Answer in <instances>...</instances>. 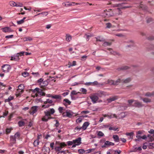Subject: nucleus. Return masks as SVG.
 Returning a JSON list of instances; mask_svg holds the SVG:
<instances>
[{
	"mask_svg": "<svg viewBox=\"0 0 154 154\" xmlns=\"http://www.w3.org/2000/svg\"><path fill=\"white\" fill-rule=\"evenodd\" d=\"M89 125V123L88 122H85L84 123V124H83V125L82 127V129L84 130H85L86 129L87 127Z\"/></svg>",
	"mask_w": 154,
	"mask_h": 154,
	"instance_id": "obj_22",
	"label": "nucleus"
},
{
	"mask_svg": "<svg viewBox=\"0 0 154 154\" xmlns=\"http://www.w3.org/2000/svg\"><path fill=\"white\" fill-rule=\"evenodd\" d=\"M96 41H97L103 42L104 41V40L103 38H101L100 37H99L96 38Z\"/></svg>",
	"mask_w": 154,
	"mask_h": 154,
	"instance_id": "obj_49",
	"label": "nucleus"
},
{
	"mask_svg": "<svg viewBox=\"0 0 154 154\" xmlns=\"http://www.w3.org/2000/svg\"><path fill=\"white\" fill-rule=\"evenodd\" d=\"M66 117L69 118H71L73 114V112L70 111H66Z\"/></svg>",
	"mask_w": 154,
	"mask_h": 154,
	"instance_id": "obj_24",
	"label": "nucleus"
},
{
	"mask_svg": "<svg viewBox=\"0 0 154 154\" xmlns=\"http://www.w3.org/2000/svg\"><path fill=\"white\" fill-rule=\"evenodd\" d=\"M48 12L45 11V12H42V13H39V14H38L35 15V16H36L38 15L41 14L43 15V17H44V16H46L47 15H48Z\"/></svg>",
	"mask_w": 154,
	"mask_h": 154,
	"instance_id": "obj_33",
	"label": "nucleus"
},
{
	"mask_svg": "<svg viewBox=\"0 0 154 154\" xmlns=\"http://www.w3.org/2000/svg\"><path fill=\"white\" fill-rule=\"evenodd\" d=\"M24 41H31L32 40V38L30 37H25L23 38Z\"/></svg>",
	"mask_w": 154,
	"mask_h": 154,
	"instance_id": "obj_50",
	"label": "nucleus"
},
{
	"mask_svg": "<svg viewBox=\"0 0 154 154\" xmlns=\"http://www.w3.org/2000/svg\"><path fill=\"white\" fill-rule=\"evenodd\" d=\"M78 152L80 154H82L85 153V151L83 149H79L78 150Z\"/></svg>",
	"mask_w": 154,
	"mask_h": 154,
	"instance_id": "obj_51",
	"label": "nucleus"
},
{
	"mask_svg": "<svg viewBox=\"0 0 154 154\" xmlns=\"http://www.w3.org/2000/svg\"><path fill=\"white\" fill-rule=\"evenodd\" d=\"M152 19L151 18H149L146 19V22L147 23H149L152 21Z\"/></svg>",
	"mask_w": 154,
	"mask_h": 154,
	"instance_id": "obj_61",
	"label": "nucleus"
},
{
	"mask_svg": "<svg viewBox=\"0 0 154 154\" xmlns=\"http://www.w3.org/2000/svg\"><path fill=\"white\" fill-rule=\"evenodd\" d=\"M20 134L19 132H17L15 134L14 136H13V137L16 139H19L20 137Z\"/></svg>",
	"mask_w": 154,
	"mask_h": 154,
	"instance_id": "obj_36",
	"label": "nucleus"
},
{
	"mask_svg": "<svg viewBox=\"0 0 154 154\" xmlns=\"http://www.w3.org/2000/svg\"><path fill=\"white\" fill-rule=\"evenodd\" d=\"M113 138L114 139L115 141L118 142L119 141V137L117 135H113Z\"/></svg>",
	"mask_w": 154,
	"mask_h": 154,
	"instance_id": "obj_31",
	"label": "nucleus"
},
{
	"mask_svg": "<svg viewBox=\"0 0 154 154\" xmlns=\"http://www.w3.org/2000/svg\"><path fill=\"white\" fill-rule=\"evenodd\" d=\"M81 138L79 137L78 138L73 140L74 144H76L77 145H79L81 144Z\"/></svg>",
	"mask_w": 154,
	"mask_h": 154,
	"instance_id": "obj_13",
	"label": "nucleus"
},
{
	"mask_svg": "<svg viewBox=\"0 0 154 154\" xmlns=\"http://www.w3.org/2000/svg\"><path fill=\"white\" fill-rule=\"evenodd\" d=\"M8 111H6L5 112H4L3 113V115L2 116H0V118H1L2 117H5L8 114Z\"/></svg>",
	"mask_w": 154,
	"mask_h": 154,
	"instance_id": "obj_53",
	"label": "nucleus"
},
{
	"mask_svg": "<svg viewBox=\"0 0 154 154\" xmlns=\"http://www.w3.org/2000/svg\"><path fill=\"white\" fill-rule=\"evenodd\" d=\"M56 143L59 145V146L56 147L55 148V149L57 151H60L63 147L66 146V145L63 142L60 143L59 142H56Z\"/></svg>",
	"mask_w": 154,
	"mask_h": 154,
	"instance_id": "obj_3",
	"label": "nucleus"
},
{
	"mask_svg": "<svg viewBox=\"0 0 154 154\" xmlns=\"http://www.w3.org/2000/svg\"><path fill=\"white\" fill-rule=\"evenodd\" d=\"M117 98L118 97L117 96H115L110 97L109 98L107 99V100L108 102L110 103L111 102L117 99Z\"/></svg>",
	"mask_w": 154,
	"mask_h": 154,
	"instance_id": "obj_15",
	"label": "nucleus"
},
{
	"mask_svg": "<svg viewBox=\"0 0 154 154\" xmlns=\"http://www.w3.org/2000/svg\"><path fill=\"white\" fill-rule=\"evenodd\" d=\"M116 14L115 11L112 9L106 10L103 13V16L107 18L113 17Z\"/></svg>",
	"mask_w": 154,
	"mask_h": 154,
	"instance_id": "obj_2",
	"label": "nucleus"
},
{
	"mask_svg": "<svg viewBox=\"0 0 154 154\" xmlns=\"http://www.w3.org/2000/svg\"><path fill=\"white\" fill-rule=\"evenodd\" d=\"M131 79L129 77L125 79H123L122 80V82L123 83H127L130 82L131 80Z\"/></svg>",
	"mask_w": 154,
	"mask_h": 154,
	"instance_id": "obj_17",
	"label": "nucleus"
},
{
	"mask_svg": "<svg viewBox=\"0 0 154 154\" xmlns=\"http://www.w3.org/2000/svg\"><path fill=\"white\" fill-rule=\"evenodd\" d=\"M106 28H110L112 26V25L110 23H106Z\"/></svg>",
	"mask_w": 154,
	"mask_h": 154,
	"instance_id": "obj_62",
	"label": "nucleus"
},
{
	"mask_svg": "<svg viewBox=\"0 0 154 154\" xmlns=\"http://www.w3.org/2000/svg\"><path fill=\"white\" fill-rule=\"evenodd\" d=\"M24 52H21L17 54L15 56H14L16 57H19V56H22L23 55Z\"/></svg>",
	"mask_w": 154,
	"mask_h": 154,
	"instance_id": "obj_35",
	"label": "nucleus"
},
{
	"mask_svg": "<svg viewBox=\"0 0 154 154\" xmlns=\"http://www.w3.org/2000/svg\"><path fill=\"white\" fill-rule=\"evenodd\" d=\"M24 91L23 90H20L19 89H18L17 90V91L15 94L16 95L17 97H18L19 96H20L21 94L23 93V91Z\"/></svg>",
	"mask_w": 154,
	"mask_h": 154,
	"instance_id": "obj_18",
	"label": "nucleus"
},
{
	"mask_svg": "<svg viewBox=\"0 0 154 154\" xmlns=\"http://www.w3.org/2000/svg\"><path fill=\"white\" fill-rule=\"evenodd\" d=\"M148 137H149V141H152L154 140V138L152 136H151L150 135H148Z\"/></svg>",
	"mask_w": 154,
	"mask_h": 154,
	"instance_id": "obj_48",
	"label": "nucleus"
},
{
	"mask_svg": "<svg viewBox=\"0 0 154 154\" xmlns=\"http://www.w3.org/2000/svg\"><path fill=\"white\" fill-rule=\"evenodd\" d=\"M99 97H101L105 95V93L102 91H98L97 93H95Z\"/></svg>",
	"mask_w": 154,
	"mask_h": 154,
	"instance_id": "obj_14",
	"label": "nucleus"
},
{
	"mask_svg": "<svg viewBox=\"0 0 154 154\" xmlns=\"http://www.w3.org/2000/svg\"><path fill=\"white\" fill-rule=\"evenodd\" d=\"M134 101H135V100H134V99H130V100H128V103L129 105L130 106H131V105L132 103H134Z\"/></svg>",
	"mask_w": 154,
	"mask_h": 154,
	"instance_id": "obj_42",
	"label": "nucleus"
},
{
	"mask_svg": "<svg viewBox=\"0 0 154 154\" xmlns=\"http://www.w3.org/2000/svg\"><path fill=\"white\" fill-rule=\"evenodd\" d=\"M92 36V35L91 34L88 33V34H85L84 37V38H86L87 41H88L89 40V38L91 37Z\"/></svg>",
	"mask_w": 154,
	"mask_h": 154,
	"instance_id": "obj_23",
	"label": "nucleus"
},
{
	"mask_svg": "<svg viewBox=\"0 0 154 154\" xmlns=\"http://www.w3.org/2000/svg\"><path fill=\"white\" fill-rule=\"evenodd\" d=\"M66 40L68 42H69L72 39V36L69 34H66L65 36Z\"/></svg>",
	"mask_w": 154,
	"mask_h": 154,
	"instance_id": "obj_16",
	"label": "nucleus"
},
{
	"mask_svg": "<svg viewBox=\"0 0 154 154\" xmlns=\"http://www.w3.org/2000/svg\"><path fill=\"white\" fill-rule=\"evenodd\" d=\"M50 105H45V104L44 105H43L42 106V108H48L50 106Z\"/></svg>",
	"mask_w": 154,
	"mask_h": 154,
	"instance_id": "obj_60",
	"label": "nucleus"
},
{
	"mask_svg": "<svg viewBox=\"0 0 154 154\" xmlns=\"http://www.w3.org/2000/svg\"><path fill=\"white\" fill-rule=\"evenodd\" d=\"M55 112V110L53 108H51L47 110L44 112L45 116L42 118V120L43 121L47 122L48 120L53 119L51 116Z\"/></svg>",
	"mask_w": 154,
	"mask_h": 154,
	"instance_id": "obj_1",
	"label": "nucleus"
},
{
	"mask_svg": "<svg viewBox=\"0 0 154 154\" xmlns=\"http://www.w3.org/2000/svg\"><path fill=\"white\" fill-rule=\"evenodd\" d=\"M104 134L101 131H99L98 132L97 135L100 137H103L104 136Z\"/></svg>",
	"mask_w": 154,
	"mask_h": 154,
	"instance_id": "obj_47",
	"label": "nucleus"
},
{
	"mask_svg": "<svg viewBox=\"0 0 154 154\" xmlns=\"http://www.w3.org/2000/svg\"><path fill=\"white\" fill-rule=\"evenodd\" d=\"M53 101L52 100H50L49 99H48L46 101L44 102V103L46 104L47 103H51Z\"/></svg>",
	"mask_w": 154,
	"mask_h": 154,
	"instance_id": "obj_40",
	"label": "nucleus"
},
{
	"mask_svg": "<svg viewBox=\"0 0 154 154\" xmlns=\"http://www.w3.org/2000/svg\"><path fill=\"white\" fill-rule=\"evenodd\" d=\"M75 4V3L74 2H71L70 3L69 2H66L65 3H63V4H64V6L65 7H68L71 6L72 5H73L72 4Z\"/></svg>",
	"mask_w": 154,
	"mask_h": 154,
	"instance_id": "obj_19",
	"label": "nucleus"
},
{
	"mask_svg": "<svg viewBox=\"0 0 154 154\" xmlns=\"http://www.w3.org/2000/svg\"><path fill=\"white\" fill-rule=\"evenodd\" d=\"M109 130H113L114 131H118V128H116L115 127H110L109 128Z\"/></svg>",
	"mask_w": 154,
	"mask_h": 154,
	"instance_id": "obj_46",
	"label": "nucleus"
},
{
	"mask_svg": "<svg viewBox=\"0 0 154 154\" xmlns=\"http://www.w3.org/2000/svg\"><path fill=\"white\" fill-rule=\"evenodd\" d=\"M128 42H131V44L128 45H126L125 47L126 48H131L134 46V43L133 40H129Z\"/></svg>",
	"mask_w": 154,
	"mask_h": 154,
	"instance_id": "obj_20",
	"label": "nucleus"
},
{
	"mask_svg": "<svg viewBox=\"0 0 154 154\" xmlns=\"http://www.w3.org/2000/svg\"><path fill=\"white\" fill-rule=\"evenodd\" d=\"M38 93L37 92H36L34 94H33V93L32 94V97H33L34 98L35 97H37L38 96Z\"/></svg>",
	"mask_w": 154,
	"mask_h": 154,
	"instance_id": "obj_57",
	"label": "nucleus"
},
{
	"mask_svg": "<svg viewBox=\"0 0 154 154\" xmlns=\"http://www.w3.org/2000/svg\"><path fill=\"white\" fill-rule=\"evenodd\" d=\"M52 97L53 98L56 99H61V96L59 95H56L54 96H52Z\"/></svg>",
	"mask_w": 154,
	"mask_h": 154,
	"instance_id": "obj_32",
	"label": "nucleus"
},
{
	"mask_svg": "<svg viewBox=\"0 0 154 154\" xmlns=\"http://www.w3.org/2000/svg\"><path fill=\"white\" fill-rule=\"evenodd\" d=\"M122 80L118 79L116 81L114 80V85H118L120 83L122 82Z\"/></svg>",
	"mask_w": 154,
	"mask_h": 154,
	"instance_id": "obj_25",
	"label": "nucleus"
},
{
	"mask_svg": "<svg viewBox=\"0 0 154 154\" xmlns=\"http://www.w3.org/2000/svg\"><path fill=\"white\" fill-rule=\"evenodd\" d=\"M43 89H41L39 88H36L32 90V92L33 93V94L35 93L36 92H37L41 96H45V94L42 92V90Z\"/></svg>",
	"mask_w": 154,
	"mask_h": 154,
	"instance_id": "obj_4",
	"label": "nucleus"
},
{
	"mask_svg": "<svg viewBox=\"0 0 154 154\" xmlns=\"http://www.w3.org/2000/svg\"><path fill=\"white\" fill-rule=\"evenodd\" d=\"M130 67L128 66H124L120 68L119 69L120 70H127L130 69Z\"/></svg>",
	"mask_w": 154,
	"mask_h": 154,
	"instance_id": "obj_29",
	"label": "nucleus"
},
{
	"mask_svg": "<svg viewBox=\"0 0 154 154\" xmlns=\"http://www.w3.org/2000/svg\"><path fill=\"white\" fill-rule=\"evenodd\" d=\"M110 54L114 55H118V56H120L121 55L119 53L113 51H112L110 52Z\"/></svg>",
	"mask_w": 154,
	"mask_h": 154,
	"instance_id": "obj_28",
	"label": "nucleus"
},
{
	"mask_svg": "<svg viewBox=\"0 0 154 154\" xmlns=\"http://www.w3.org/2000/svg\"><path fill=\"white\" fill-rule=\"evenodd\" d=\"M11 69L10 66L8 64H6L3 66L2 69L4 72H7L9 71Z\"/></svg>",
	"mask_w": 154,
	"mask_h": 154,
	"instance_id": "obj_6",
	"label": "nucleus"
},
{
	"mask_svg": "<svg viewBox=\"0 0 154 154\" xmlns=\"http://www.w3.org/2000/svg\"><path fill=\"white\" fill-rule=\"evenodd\" d=\"M18 89L20 90H23L24 89V86L23 84H20L18 86Z\"/></svg>",
	"mask_w": 154,
	"mask_h": 154,
	"instance_id": "obj_44",
	"label": "nucleus"
},
{
	"mask_svg": "<svg viewBox=\"0 0 154 154\" xmlns=\"http://www.w3.org/2000/svg\"><path fill=\"white\" fill-rule=\"evenodd\" d=\"M125 134L127 136H129L130 137H131V139H133V135L134 134L133 132H131L130 133H126Z\"/></svg>",
	"mask_w": 154,
	"mask_h": 154,
	"instance_id": "obj_38",
	"label": "nucleus"
},
{
	"mask_svg": "<svg viewBox=\"0 0 154 154\" xmlns=\"http://www.w3.org/2000/svg\"><path fill=\"white\" fill-rule=\"evenodd\" d=\"M149 145L150 148L152 149L154 148V143H149Z\"/></svg>",
	"mask_w": 154,
	"mask_h": 154,
	"instance_id": "obj_64",
	"label": "nucleus"
},
{
	"mask_svg": "<svg viewBox=\"0 0 154 154\" xmlns=\"http://www.w3.org/2000/svg\"><path fill=\"white\" fill-rule=\"evenodd\" d=\"M58 110L60 113H62L63 112V108L62 107H60L58 108Z\"/></svg>",
	"mask_w": 154,
	"mask_h": 154,
	"instance_id": "obj_63",
	"label": "nucleus"
},
{
	"mask_svg": "<svg viewBox=\"0 0 154 154\" xmlns=\"http://www.w3.org/2000/svg\"><path fill=\"white\" fill-rule=\"evenodd\" d=\"M3 32H13L14 31L11 29L10 28L8 27H6L1 29Z\"/></svg>",
	"mask_w": 154,
	"mask_h": 154,
	"instance_id": "obj_11",
	"label": "nucleus"
},
{
	"mask_svg": "<svg viewBox=\"0 0 154 154\" xmlns=\"http://www.w3.org/2000/svg\"><path fill=\"white\" fill-rule=\"evenodd\" d=\"M9 5L11 6L16 7V3L13 1H11L9 2Z\"/></svg>",
	"mask_w": 154,
	"mask_h": 154,
	"instance_id": "obj_39",
	"label": "nucleus"
},
{
	"mask_svg": "<svg viewBox=\"0 0 154 154\" xmlns=\"http://www.w3.org/2000/svg\"><path fill=\"white\" fill-rule=\"evenodd\" d=\"M105 84L114 85V80L109 79H108L107 81V82Z\"/></svg>",
	"mask_w": 154,
	"mask_h": 154,
	"instance_id": "obj_21",
	"label": "nucleus"
},
{
	"mask_svg": "<svg viewBox=\"0 0 154 154\" xmlns=\"http://www.w3.org/2000/svg\"><path fill=\"white\" fill-rule=\"evenodd\" d=\"M38 106H33L32 107L29 111V113L32 115H33L37 111V108Z\"/></svg>",
	"mask_w": 154,
	"mask_h": 154,
	"instance_id": "obj_8",
	"label": "nucleus"
},
{
	"mask_svg": "<svg viewBox=\"0 0 154 154\" xmlns=\"http://www.w3.org/2000/svg\"><path fill=\"white\" fill-rule=\"evenodd\" d=\"M22 75L23 77H25L29 76V73L27 72H24L22 73Z\"/></svg>",
	"mask_w": 154,
	"mask_h": 154,
	"instance_id": "obj_45",
	"label": "nucleus"
},
{
	"mask_svg": "<svg viewBox=\"0 0 154 154\" xmlns=\"http://www.w3.org/2000/svg\"><path fill=\"white\" fill-rule=\"evenodd\" d=\"M154 95V92H152L151 93L147 92L145 94V96L147 97H151Z\"/></svg>",
	"mask_w": 154,
	"mask_h": 154,
	"instance_id": "obj_30",
	"label": "nucleus"
},
{
	"mask_svg": "<svg viewBox=\"0 0 154 154\" xmlns=\"http://www.w3.org/2000/svg\"><path fill=\"white\" fill-rule=\"evenodd\" d=\"M10 143L9 144L10 146H12L13 145L16 143V139L13 137V136H11L10 137Z\"/></svg>",
	"mask_w": 154,
	"mask_h": 154,
	"instance_id": "obj_10",
	"label": "nucleus"
},
{
	"mask_svg": "<svg viewBox=\"0 0 154 154\" xmlns=\"http://www.w3.org/2000/svg\"><path fill=\"white\" fill-rule=\"evenodd\" d=\"M18 125L20 127H21L23 125H24L25 124V122L22 121H20L18 122Z\"/></svg>",
	"mask_w": 154,
	"mask_h": 154,
	"instance_id": "obj_41",
	"label": "nucleus"
},
{
	"mask_svg": "<svg viewBox=\"0 0 154 154\" xmlns=\"http://www.w3.org/2000/svg\"><path fill=\"white\" fill-rule=\"evenodd\" d=\"M39 142L38 140H36L35 141H34L33 143V145L34 146H37L39 144Z\"/></svg>",
	"mask_w": 154,
	"mask_h": 154,
	"instance_id": "obj_43",
	"label": "nucleus"
},
{
	"mask_svg": "<svg viewBox=\"0 0 154 154\" xmlns=\"http://www.w3.org/2000/svg\"><path fill=\"white\" fill-rule=\"evenodd\" d=\"M99 84V83L97 81H95L93 82H92V85L94 86L97 85Z\"/></svg>",
	"mask_w": 154,
	"mask_h": 154,
	"instance_id": "obj_59",
	"label": "nucleus"
},
{
	"mask_svg": "<svg viewBox=\"0 0 154 154\" xmlns=\"http://www.w3.org/2000/svg\"><path fill=\"white\" fill-rule=\"evenodd\" d=\"M63 101L65 102L66 103H68L69 105L71 103V102L67 99H64L63 100Z\"/></svg>",
	"mask_w": 154,
	"mask_h": 154,
	"instance_id": "obj_58",
	"label": "nucleus"
},
{
	"mask_svg": "<svg viewBox=\"0 0 154 154\" xmlns=\"http://www.w3.org/2000/svg\"><path fill=\"white\" fill-rule=\"evenodd\" d=\"M80 91L82 92L83 93L86 94L87 92V90L84 88H82L80 89Z\"/></svg>",
	"mask_w": 154,
	"mask_h": 154,
	"instance_id": "obj_56",
	"label": "nucleus"
},
{
	"mask_svg": "<svg viewBox=\"0 0 154 154\" xmlns=\"http://www.w3.org/2000/svg\"><path fill=\"white\" fill-rule=\"evenodd\" d=\"M48 82L47 81H43L40 84L41 88H43V90H45V88H44V87L48 85Z\"/></svg>",
	"mask_w": 154,
	"mask_h": 154,
	"instance_id": "obj_12",
	"label": "nucleus"
},
{
	"mask_svg": "<svg viewBox=\"0 0 154 154\" xmlns=\"http://www.w3.org/2000/svg\"><path fill=\"white\" fill-rule=\"evenodd\" d=\"M55 121L56 122V124L54 125V126L56 127H57L59 126L60 125V124L57 120H56Z\"/></svg>",
	"mask_w": 154,
	"mask_h": 154,
	"instance_id": "obj_55",
	"label": "nucleus"
},
{
	"mask_svg": "<svg viewBox=\"0 0 154 154\" xmlns=\"http://www.w3.org/2000/svg\"><path fill=\"white\" fill-rule=\"evenodd\" d=\"M20 59L18 57H16L15 56L11 57V60H14L15 61H18Z\"/></svg>",
	"mask_w": 154,
	"mask_h": 154,
	"instance_id": "obj_37",
	"label": "nucleus"
},
{
	"mask_svg": "<svg viewBox=\"0 0 154 154\" xmlns=\"http://www.w3.org/2000/svg\"><path fill=\"white\" fill-rule=\"evenodd\" d=\"M103 45L104 46L106 47L108 46H110L112 44V42H107L104 41Z\"/></svg>",
	"mask_w": 154,
	"mask_h": 154,
	"instance_id": "obj_26",
	"label": "nucleus"
},
{
	"mask_svg": "<svg viewBox=\"0 0 154 154\" xmlns=\"http://www.w3.org/2000/svg\"><path fill=\"white\" fill-rule=\"evenodd\" d=\"M133 106L136 107L140 108L143 107V105L141 102L137 100H135Z\"/></svg>",
	"mask_w": 154,
	"mask_h": 154,
	"instance_id": "obj_7",
	"label": "nucleus"
},
{
	"mask_svg": "<svg viewBox=\"0 0 154 154\" xmlns=\"http://www.w3.org/2000/svg\"><path fill=\"white\" fill-rule=\"evenodd\" d=\"M14 98V97H13L10 96L8 97V99H5V102H9L10 101H11V100H13Z\"/></svg>",
	"mask_w": 154,
	"mask_h": 154,
	"instance_id": "obj_34",
	"label": "nucleus"
},
{
	"mask_svg": "<svg viewBox=\"0 0 154 154\" xmlns=\"http://www.w3.org/2000/svg\"><path fill=\"white\" fill-rule=\"evenodd\" d=\"M90 98L93 103H96L99 99L98 97L95 94L91 95L90 96Z\"/></svg>",
	"mask_w": 154,
	"mask_h": 154,
	"instance_id": "obj_5",
	"label": "nucleus"
},
{
	"mask_svg": "<svg viewBox=\"0 0 154 154\" xmlns=\"http://www.w3.org/2000/svg\"><path fill=\"white\" fill-rule=\"evenodd\" d=\"M24 22V21L23 20H21L19 21H17V23L18 24H20L23 23Z\"/></svg>",
	"mask_w": 154,
	"mask_h": 154,
	"instance_id": "obj_54",
	"label": "nucleus"
},
{
	"mask_svg": "<svg viewBox=\"0 0 154 154\" xmlns=\"http://www.w3.org/2000/svg\"><path fill=\"white\" fill-rule=\"evenodd\" d=\"M82 119L80 117L77 119H76V122L77 123H80L82 122Z\"/></svg>",
	"mask_w": 154,
	"mask_h": 154,
	"instance_id": "obj_52",
	"label": "nucleus"
},
{
	"mask_svg": "<svg viewBox=\"0 0 154 154\" xmlns=\"http://www.w3.org/2000/svg\"><path fill=\"white\" fill-rule=\"evenodd\" d=\"M142 100L144 102L146 103H149L151 102V100L148 98H144Z\"/></svg>",
	"mask_w": 154,
	"mask_h": 154,
	"instance_id": "obj_27",
	"label": "nucleus"
},
{
	"mask_svg": "<svg viewBox=\"0 0 154 154\" xmlns=\"http://www.w3.org/2000/svg\"><path fill=\"white\" fill-rule=\"evenodd\" d=\"M114 145V143L108 141H106L105 142L104 145L102 146V147L103 148L105 147L109 146H113Z\"/></svg>",
	"mask_w": 154,
	"mask_h": 154,
	"instance_id": "obj_9",
	"label": "nucleus"
}]
</instances>
